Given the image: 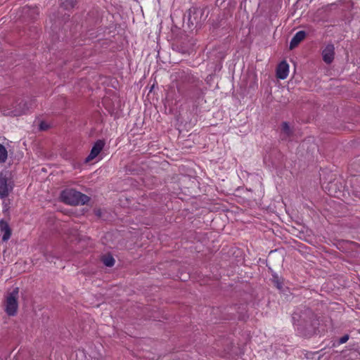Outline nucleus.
Here are the masks:
<instances>
[{
    "label": "nucleus",
    "instance_id": "f257e3e1",
    "mask_svg": "<svg viewBox=\"0 0 360 360\" xmlns=\"http://www.w3.org/2000/svg\"><path fill=\"white\" fill-rule=\"evenodd\" d=\"M292 319L293 323L298 326V330L303 336L309 338L319 331V317L308 307H304L299 312H294Z\"/></svg>",
    "mask_w": 360,
    "mask_h": 360
},
{
    "label": "nucleus",
    "instance_id": "f03ea898",
    "mask_svg": "<svg viewBox=\"0 0 360 360\" xmlns=\"http://www.w3.org/2000/svg\"><path fill=\"white\" fill-rule=\"evenodd\" d=\"M176 89L178 92L184 95V89L185 86L189 85L196 91V97L198 98L202 96L205 92L201 89L203 84L202 80L194 76L190 71H179L176 72Z\"/></svg>",
    "mask_w": 360,
    "mask_h": 360
},
{
    "label": "nucleus",
    "instance_id": "7ed1b4c3",
    "mask_svg": "<svg viewBox=\"0 0 360 360\" xmlns=\"http://www.w3.org/2000/svg\"><path fill=\"white\" fill-rule=\"evenodd\" d=\"M60 198L62 202L70 205H85L90 200L89 196L73 188L63 190L60 193Z\"/></svg>",
    "mask_w": 360,
    "mask_h": 360
},
{
    "label": "nucleus",
    "instance_id": "20e7f679",
    "mask_svg": "<svg viewBox=\"0 0 360 360\" xmlns=\"http://www.w3.org/2000/svg\"><path fill=\"white\" fill-rule=\"evenodd\" d=\"M14 187L13 181L8 172H0V198L4 200Z\"/></svg>",
    "mask_w": 360,
    "mask_h": 360
},
{
    "label": "nucleus",
    "instance_id": "39448f33",
    "mask_svg": "<svg viewBox=\"0 0 360 360\" xmlns=\"http://www.w3.org/2000/svg\"><path fill=\"white\" fill-rule=\"evenodd\" d=\"M18 294H8L5 299L4 311L9 316L16 315L18 309Z\"/></svg>",
    "mask_w": 360,
    "mask_h": 360
},
{
    "label": "nucleus",
    "instance_id": "423d86ee",
    "mask_svg": "<svg viewBox=\"0 0 360 360\" xmlns=\"http://www.w3.org/2000/svg\"><path fill=\"white\" fill-rule=\"evenodd\" d=\"M203 15V11L202 9L198 8H192L188 11V22L191 25H195V26L201 23V18Z\"/></svg>",
    "mask_w": 360,
    "mask_h": 360
},
{
    "label": "nucleus",
    "instance_id": "0eeeda50",
    "mask_svg": "<svg viewBox=\"0 0 360 360\" xmlns=\"http://www.w3.org/2000/svg\"><path fill=\"white\" fill-rule=\"evenodd\" d=\"M271 283L276 287V288L281 292H284L289 288L288 283L281 276H279L276 273L272 274V277L270 279Z\"/></svg>",
    "mask_w": 360,
    "mask_h": 360
},
{
    "label": "nucleus",
    "instance_id": "6e6552de",
    "mask_svg": "<svg viewBox=\"0 0 360 360\" xmlns=\"http://www.w3.org/2000/svg\"><path fill=\"white\" fill-rule=\"evenodd\" d=\"M105 146V142L103 140H98L93 146L89 155L86 158V162H89L96 158L101 152Z\"/></svg>",
    "mask_w": 360,
    "mask_h": 360
},
{
    "label": "nucleus",
    "instance_id": "1a4fd4ad",
    "mask_svg": "<svg viewBox=\"0 0 360 360\" xmlns=\"http://www.w3.org/2000/svg\"><path fill=\"white\" fill-rule=\"evenodd\" d=\"M335 47L332 44L326 45L322 51L323 60L327 63L330 64L334 60Z\"/></svg>",
    "mask_w": 360,
    "mask_h": 360
},
{
    "label": "nucleus",
    "instance_id": "9d476101",
    "mask_svg": "<svg viewBox=\"0 0 360 360\" xmlns=\"http://www.w3.org/2000/svg\"><path fill=\"white\" fill-rule=\"evenodd\" d=\"M289 65L285 60L281 61L276 69V77L280 79H285L288 76Z\"/></svg>",
    "mask_w": 360,
    "mask_h": 360
},
{
    "label": "nucleus",
    "instance_id": "9b49d317",
    "mask_svg": "<svg viewBox=\"0 0 360 360\" xmlns=\"http://www.w3.org/2000/svg\"><path fill=\"white\" fill-rule=\"evenodd\" d=\"M0 231L3 233L2 241H7L11 236V229L9 224L4 220H0Z\"/></svg>",
    "mask_w": 360,
    "mask_h": 360
},
{
    "label": "nucleus",
    "instance_id": "f8f14e48",
    "mask_svg": "<svg viewBox=\"0 0 360 360\" xmlns=\"http://www.w3.org/2000/svg\"><path fill=\"white\" fill-rule=\"evenodd\" d=\"M306 37V32L303 30L297 32L292 38L290 42V49H293L297 47L299 44L303 41Z\"/></svg>",
    "mask_w": 360,
    "mask_h": 360
},
{
    "label": "nucleus",
    "instance_id": "ddd939ff",
    "mask_svg": "<svg viewBox=\"0 0 360 360\" xmlns=\"http://www.w3.org/2000/svg\"><path fill=\"white\" fill-rule=\"evenodd\" d=\"M281 132L284 135L285 138H290L292 134V129L288 125V123L284 122L281 124Z\"/></svg>",
    "mask_w": 360,
    "mask_h": 360
},
{
    "label": "nucleus",
    "instance_id": "4468645a",
    "mask_svg": "<svg viewBox=\"0 0 360 360\" xmlns=\"http://www.w3.org/2000/svg\"><path fill=\"white\" fill-rule=\"evenodd\" d=\"M78 0H61L62 6L66 9L70 10L77 5Z\"/></svg>",
    "mask_w": 360,
    "mask_h": 360
},
{
    "label": "nucleus",
    "instance_id": "2eb2a0df",
    "mask_svg": "<svg viewBox=\"0 0 360 360\" xmlns=\"http://www.w3.org/2000/svg\"><path fill=\"white\" fill-rule=\"evenodd\" d=\"M102 262L106 266L111 267L115 264V261L112 255H106L102 257Z\"/></svg>",
    "mask_w": 360,
    "mask_h": 360
},
{
    "label": "nucleus",
    "instance_id": "dca6fc26",
    "mask_svg": "<svg viewBox=\"0 0 360 360\" xmlns=\"http://www.w3.org/2000/svg\"><path fill=\"white\" fill-rule=\"evenodd\" d=\"M8 157L6 148L0 143V162H5Z\"/></svg>",
    "mask_w": 360,
    "mask_h": 360
},
{
    "label": "nucleus",
    "instance_id": "f3484780",
    "mask_svg": "<svg viewBox=\"0 0 360 360\" xmlns=\"http://www.w3.org/2000/svg\"><path fill=\"white\" fill-rule=\"evenodd\" d=\"M335 184L333 182L328 184V195L334 197L339 198L338 193L335 191H333V186Z\"/></svg>",
    "mask_w": 360,
    "mask_h": 360
},
{
    "label": "nucleus",
    "instance_id": "a211bd4d",
    "mask_svg": "<svg viewBox=\"0 0 360 360\" xmlns=\"http://www.w3.org/2000/svg\"><path fill=\"white\" fill-rule=\"evenodd\" d=\"M348 340H349V335H345L344 336L340 338L339 342L341 344L345 343Z\"/></svg>",
    "mask_w": 360,
    "mask_h": 360
},
{
    "label": "nucleus",
    "instance_id": "6ab92c4d",
    "mask_svg": "<svg viewBox=\"0 0 360 360\" xmlns=\"http://www.w3.org/2000/svg\"><path fill=\"white\" fill-rule=\"evenodd\" d=\"M40 129H42V130H44L46 129V127H45V125H44V123H41L40 124Z\"/></svg>",
    "mask_w": 360,
    "mask_h": 360
},
{
    "label": "nucleus",
    "instance_id": "aec40b11",
    "mask_svg": "<svg viewBox=\"0 0 360 360\" xmlns=\"http://www.w3.org/2000/svg\"><path fill=\"white\" fill-rule=\"evenodd\" d=\"M13 293L18 292V288H15L13 292Z\"/></svg>",
    "mask_w": 360,
    "mask_h": 360
},
{
    "label": "nucleus",
    "instance_id": "412c9836",
    "mask_svg": "<svg viewBox=\"0 0 360 360\" xmlns=\"http://www.w3.org/2000/svg\"><path fill=\"white\" fill-rule=\"evenodd\" d=\"M358 295H359V297H358V298H356V300H357V301H359V300H360V294H358Z\"/></svg>",
    "mask_w": 360,
    "mask_h": 360
}]
</instances>
